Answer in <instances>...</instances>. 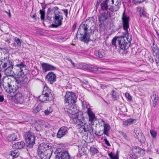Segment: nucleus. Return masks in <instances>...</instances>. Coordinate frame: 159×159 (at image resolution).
Masks as SVG:
<instances>
[{"label":"nucleus","mask_w":159,"mask_h":159,"mask_svg":"<svg viewBox=\"0 0 159 159\" xmlns=\"http://www.w3.org/2000/svg\"><path fill=\"white\" fill-rule=\"evenodd\" d=\"M104 129L103 130V134L107 136H108V132L109 130L110 127L109 125L108 124H104Z\"/></svg>","instance_id":"a878e982"},{"label":"nucleus","mask_w":159,"mask_h":159,"mask_svg":"<svg viewBox=\"0 0 159 159\" xmlns=\"http://www.w3.org/2000/svg\"><path fill=\"white\" fill-rule=\"evenodd\" d=\"M82 106L83 109H91L90 107L89 103L86 101H84L82 102Z\"/></svg>","instance_id":"bb28decb"},{"label":"nucleus","mask_w":159,"mask_h":159,"mask_svg":"<svg viewBox=\"0 0 159 159\" xmlns=\"http://www.w3.org/2000/svg\"><path fill=\"white\" fill-rule=\"evenodd\" d=\"M100 22V23L99 25V27L100 28H101V25H102V23H101V22Z\"/></svg>","instance_id":"69168bd1"},{"label":"nucleus","mask_w":159,"mask_h":159,"mask_svg":"<svg viewBox=\"0 0 159 159\" xmlns=\"http://www.w3.org/2000/svg\"><path fill=\"white\" fill-rule=\"evenodd\" d=\"M110 16V14L108 12H104L98 17L99 22L104 21L106 20Z\"/></svg>","instance_id":"6ab92c4d"},{"label":"nucleus","mask_w":159,"mask_h":159,"mask_svg":"<svg viewBox=\"0 0 159 159\" xmlns=\"http://www.w3.org/2000/svg\"><path fill=\"white\" fill-rule=\"evenodd\" d=\"M125 10H124L122 16L121 20L123 23L124 30L125 31V36L115 37L112 39L111 43L116 48L117 46L123 50L127 49L130 45V43L132 40V36L129 35L128 29L129 27V17L125 14Z\"/></svg>","instance_id":"f257e3e1"},{"label":"nucleus","mask_w":159,"mask_h":159,"mask_svg":"<svg viewBox=\"0 0 159 159\" xmlns=\"http://www.w3.org/2000/svg\"><path fill=\"white\" fill-rule=\"evenodd\" d=\"M136 120L135 119L132 118L128 119L123 122V125L124 127H127L129 126L130 124H133L135 123Z\"/></svg>","instance_id":"aec40b11"},{"label":"nucleus","mask_w":159,"mask_h":159,"mask_svg":"<svg viewBox=\"0 0 159 159\" xmlns=\"http://www.w3.org/2000/svg\"><path fill=\"white\" fill-rule=\"evenodd\" d=\"M72 120L74 123L76 124L77 125H80V127L84 123L80 119H78V117H74Z\"/></svg>","instance_id":"b1692460"},{"label":"nucleus","mask_w":159,"mask_h":159,"mask_svg":"<svg viewBox=\"0 0 159 159\" xmlns=\"http://www.w3.org/2000/svg\"><path fill=\"white\" fill-rule=\"evenodd\" d=\"M58 9V7H51L48 9V11L50 12L53 11L55 12V11H57Z\"/></svg>","instance_id":"58836bf2"},{"label":"nucleus","mask_w":159,"mask_h":159,"mask_svg":"<svg viewBox=\"0 0 159 159\" xmlns=\"http://www.w3.org/2000/svg\"><path fill=\"white\" fill-rule=\"evenodd\" d=\"M79 110H67V113L70 115H72L73 118L74 117H78L79 115H82V113L81 111H79Z\"/></svg>","instance_id":"a211bd4d"},{"label":"nucleus","mask_w":159,"mask_h":159,"mask_svg":"<svg viewBox=\"0 0 159 159\" xmlns=\"http://www.w3.org/2000/svg\"><path fill=\"white\" fill-rule=\"evenodd\" d=\"M3 64L2 67L7 75L13 74L17 75L19 78H23L25 75V71L27 70V66L23 61L19 62L14 66L12 61L6 57L2 59Z\"/></svg>","instance_id":"f03ea898"},{"label":"nucleus","mask_w":159,"mask_h":159,"mask_svg":"<svg viewBox=\"0 0 159 159\" xmlns=\"http://www.w3.org/2000/svg\"><path fill=\"white\" fill-rule=\"evenodd\" d=\"M61 25H58V24H52L51 25L52 26L53 28L57 27L58 26Z\"/></svg>","instance_id":"603ef678"},{"label":"nucleus","mask_w":159,"mask_h":159,"mask_svg":"<svg viewBox=\"0 0 159 159\" xmlns=\"http://www.w3.org/2000/svg\"><path fill=\"white\" fill-rule=\"evenodd\" d=\"M89 66L86 64H83V70H89Z\"/></svg>","instance_id":"49530a36"},{"label":"nucleus","mask_w":159,"mask_h":159,"mask_svg":"<svg viewBox=\"0 0 159 159\" xmlns=\"http://www.w3.org/2000/svg\"><path fill=\"white\" fill-rule=\"evenodd\" d=\"M70 62L71 64L73 65V66H75V64L71 60H70Z\"/></svg>","instance_id":"680f3d73"},{"label":"nucleus","mask_w":159,"mask_h":159,"mask_svg":"<svg viewBox=\"0 0 159 159\" xmlns=\"http://www.w3.org/2000/svg\"><path fill=\"white\" fill-rule=\"evenodd\" d=\"M106 51L103 50L101 49L95 52V55L99 58H102L105 57L106 55Z\"/></svg>","instance_id":"4be33fe9"},{"label":"nucleus","mask_w":159,"mask_h":159,"mask_svg":"<svg viewBox=\"0 0 159 159\" xmlns=\"http://www.w3.org/2000/svg\"><path fill=\"white\" fill-rule=\"evenodd\" d=\"M150 61L151 63H153L154 62V60L152 58L150 59Z\"/></svg>","instance_id":"bf43d9fd"},{"label":"nucleus","mask_w":159,"mask_h":159,"mask_svg":"<svg viewBox=\"0 0 159 159\" xmlns=\"http://www.w3.org/2000/svg\"><path fill=\"white\" fill-rule=\"evenodd\" d=\"M98 68L96 66H89V70L92 72H95L98 70Z\"/></svg>","instance_id":"72a5a7b5"},{"label":"nucleus","mask_w":159,"mask_h":159,"mask_svg":"<svg viewBox=\"0 0 159 159\" xmlns=\"http://www.w3.org/2000/svg\"><path fill=\"white\" fill-rule=\"evenodd\" d=\"M10 155L14 158L18 156L19 155V153L18 152V150H15L13 151H11L10 152Z\"/></svg>","instance_id":"473e14b6"},{"label":"nucleus","mask_w":159,"mask_h":159,"mask_svg":"<svg viewBox=\"0 0 159 159\" xmlns=\"http://www.w3.org/2000/svg\"><path fill=\"white\" fill-rule=\"evenodd\" d=\"M63 11L64 13L65 14L66 16V17H67V15H68V10L67 9H64L62 10Z\"/></svg>","instance_id":"8fccbe9b"},{"label":"nucleus","mask_w":159,"mask_h":159,"mask_svg":"<svg viewBox=\"0 0 159 159\" xmlns=\"http://www.w3.org/2000/svg\"><path fill=\"white\" fill-rule=\"evenodd\" d=\"M111 95L114 100H117L119 98V95L117 92L113 90L112 91Z\"/></svg>","instance_id":"e433bc0d"},{"label":"nucleus","mask_w":159,"mask_h":159,"mask_svg":"<svg viewBox=\"0 0 159 159\" xmlns=\"http://www.w3.org/2000/svg\"><path fill=\"white\" fill-rule=\"evenodd\" d=\"M122 135L123 136V137L125 139H126L127 138V136L126 135V134L124 133H123L122 132Z\"/></svg>","instance_id":"6e6d98bb"},{"label":"nucleus","mask_w":159,"mask_h":159,"mask_svg":"<svg viewBox=\"0 0 159 159\" xmlns=\"http://www.w3.org/2000/svg\"><path fill=\"white\" fill-rule=\"evenodd\" d=\"M90 125H88L87 124L84 123L83 125L80 127L81 129H83L84 132L89 131L90 130Z\"/></svg>","instance_id":"c756f323"},{"label":"nucleus","mask_w":159,"mask_h":159,"mask_svg":"<svg viewBox=\"0 0 159 159\" xmlns=\"http://www.w3.org/2000/svg\"><path fill=\"white\" fill-rule=\"evenodd\" d=\"M41 66L44 72L55 70L57 69V68L56 67L46 63H43L41 64Z\"/></svg>","instance_id":"9d476101"},{"label":"nucleus","mask_w":159,"mask_h":159,"mask_svg":"<svg viewBox=\"0 0 159 159\" xmlns=\"http://www.w3.org/2000/svg\"><path fill=\"white\" fill-rule=\"evenodd\" d=\"M100 6L102 10L107 11L108 8V5L106 0L103 1L100 4Z\"/></svg>","instance_id":"cd10ccee"},{"label":"nucleus","mask_w":159,"mask_h":159,"mask_svg":"<svg viewBox=\"0 0 159 159\" xmlns=\"http://www.w3.org/2000/svg\"><path fill=\"white\" fill-rule=\"evenodd\" d=\"M41 106L40 105H38L36 107L35 109H41Z\"/></svg>","instance_id":"13d9d810"},{"label":"nucleus","mask_w":159,"mask_h":159,"mask_svg":"<svg viewBox=\"0 0 159 159\" xmlns=\"http://www.w3.org/2000/svg\"><path fill=\"white\" fill-rule=\"evenodd\" d=\"M52 153V148L48 143H42L38 147V153L41 159H49Z\"/></svg>","instance_id":"20e7f679"},{"label":"nucleus","mask_w":159,"mask_h":159,"mask_svg":"<svg viewBox=\"0 0 159 159\" xmlns=\"http://www.w3.org/2000/svg\"><path fill=\"white\" fill-rule=\"evenodd\" d=\"M76 27V25H74L73 26V28H75Z\"/></svg>","instance_id":"774afa93"},{"label":"nucleus","mask_w":159,"mask_h":159,"mask_svg":"<svg viewBox=\"0 0 159 159\" xmlns=\"http://www.w3.org/2000/svg\"><path fill=\"white\" fill-rule=\"evenodd\" d=\"M12 97H15L16 102L17 103H22L24 101V97L23 94L19 92L16 94L12 95Z\"/></svg>","instance_id":"9b49d317"},{"label":"nucleus","mask_w":159,"mask_h":159,"mask_svg":"<svg viewBox=\"0 0 159 159\" xmlns=\"http://www.w3.org/2000/svg\"><path fill=\"white\" fill-rule=\"evenodd\" d=\"M6 12L10 17H11V13L9 10H8V11H6Z\"/></svg>","instance_id":"4d7b16f0"},{"label":"nucleus","mask_w":159,"mask_h":159,"mask_svg":"<svg viewBox=\"0 0 159 159\" xmlns=\"http://www.w3.org/2000/svg\"><path fill=\"white\" fill-rule=\"evenodd\" d=\"M89 151L92 155H94L95 154L99 152L98 150L93 146H92L90 147Z\"/></svg>","instance_id":"c85d7f7f"},{"label":"nucleus","mask_w":159,"mask_h":159,"mask_svg":"<svg viewBox=\"0 0 159 159\" xmlns=\"http://www.w3.org/2000/svg\"><path fill=\"white\" fill-rule=\"evenodd\" d=\"M9 141H10L15 140L17 139V136L15 134L9 135L7 137Z\"/></svg>","instance_id":"2f4dec72"},{"label":"nucleus","mask_w":159,"mask_h":159,"mask_svg":"<svg viewBox=\"0 0 159 159\" xmlns=\"http://www.w3.org/2000/svg\"><path fill=\"white\" fill-rule=\"evenodd\" d=\"M2 77V75L1 73H0V87L1 88L2 87V84L4 83V77H3L2 79H1V78Z\"/></svg>","instance_id":"c03bdc74"},{"label":"nucleus","mask_w":159,"mask_h":159,"mask_svg":"<svg viewBox=\"0 0 159 159\" xmlns=\"http://www.w3.org/2000/svg\"><path fill=\"white\" fill-rule=\"evenodd\" d=\"M150 133L152 137L153 138H155L156 136L157 132L154 130H152L150 131Z\"/></svg>","instance_id":"79ce46f5"},{"label":"nucleus","mask_w":159,"mask_h":159,"mask_svg":"<svg viewBox=\"0 0 159 159\" xmlns=\"http://www.w3.org/2000/svg\"><path fill=\"white\" fill-rule=\"evenodd\" d=\"M35 17H36V15L35 14H34L32 16V17L33 18H34V19H36V18H35Z\"/></svg>","instance_id":"e2e57ef3"},{"label":"nucleus","mask_w":159,"mask_h":159,"mask_svg":"<svg viewBox=\"0 0 159 159\" xmlns=\"http://www.w3.org/2000/svg\"><path fill=\"white\" fill-rule=\"evenodd\" d=\"M104 142H105V143L107 146H111L110 144L109 143V142L107 140V139H104Z\"/></svg>","instance_id":"3c124183"},{"label":"nucleus","mask_w":159,"mask_h":159,"mask_svg":"<svg viewBox=\"0 0 159 159\" xmlns=\"http://www.w3.org/2000/svg\"><path fill=\"white\" fill-rule=\"evenodd\" d=\"M52 112V110H45L44 111V113L46 115H48L50 113Z\"/></svg>","instance_id":"de8ad7c7"},{"label":"nucleus","mask_w":159,"mask_h":159,"mask_svg":"<svg viewBox=\"0 0 159 159\" xmlns=\"http://www.w3.org/2000/svg\"><path fill=\"white\" fill-rule=\"evenodd\" d=\"M2 87H3L6 92L10 94L12 93L13 95L14 94V93L19 89V87L16 85H12L11 84H10L9 83H6L5 82L4 83L2 84Z\"/></svg>","instance_id":"0eeeda50"},{"label":"nucleus","mask_w":159,"mask_h":159,"mask_svg":"<svg viewBox=\"0 0 159 159\" xmlns=\"http://www.w3.org/2000/svg\"><path fill=\"white\" fill-rule=\"evenodd\" d=\"M25 143L23 141L18 142L17 143L13 144L12 147L13 148L16 149H19L23 148L25 146Z\"/></svg>","instance_id":"412c9836"},{"label":"nucleus","mask_w":159,"mask_h":159,"mask_svg":"<svg viewBox=\"0 0 159 159\" xmlns=\"http://www.w3.org/2000/svg\"><path fill=\"white\" fill-rule=\"evenodd\" d=\"M46 79L48 83L52 84L56 81V75L52 72H50L46 76Z\"/></svg>","instance_id":"1a4fd4ad"},{"label":"nucleus","mask_w":159,"mask_h":159,"mask_svg":"<svg viewBox=\"0 0 159 159\" xmlns=\"http://www.w3.org/2000/svg\"><path fill=\"white\" fill-rule=\"evenodd\" d=\"M68 133V128L67 127L63 126L61 127L59 130L57 134V137L61 138L66 134Z\"/></svg>","instance_id":"ddd939ff"},{"label":"nucleus","mask_w":159,"mask_h":159,"mask_svg":"<svg viewBox=\"0 0 159 159\" xmlns=\"http://www.w3.org/2000/svg\"><path fill=\"white\" fill-rule=\"evenodd\" d=\"M3 100H4L3 96L2 95H0V102H3Z\"/></svg>","instance_id":"864d4df0"},{"label":"nucleus","mask_w":159,"mask_h":159,"mask_svg":"<svg viewBox=\"0 0 159 159\" xmlns=\"http://www.w3.org/2000/svg\"><path fill=\"white\" fill-rule=\"evenodd\" d=\"M25 138L28 148H31L35 144V137L34 134L30 131L26 132L25 134Z\"/></svg>","instance_id":"423d86ee"},{"label":"nucleus","mask_w":159,"mask_h":159,"mask_svg":"<svg viewBox=\"0 0 159 159\" xmlns=\"http://www.w3.org/2000/svg\"><path fill=\"white\" fill-rule=\"evenodd\" d=\"M15 81L17 83V84H18L19 83V80H17L16 79H15Z\"/></svg>","instance_id":"052dcab7"},{"label":"nucleus","mask_w":159,"mask_h":159,"mask_svg":"<svg viewBox=\"0 0 159 159\" xmlns=\"http://www.w3.org/2000/svg\"><path fill=\"white\" fill-rule=\"evenodd\" d=\"M118 151H117V154L116 155H114L112 152L109 153L108 155L110 157L111 159H119V157L117 155Z\"/></svg>","instance_id":"f704fd0d"},{"label":"nucleus","mask_w":159,"mask_h":159,"mask_svg":"<svg viewBox=\"0 0 159 159\" xmlns=\"http://www.w3.org/2000/svg\"><path fill=\"white\" fill-rule=\"evenodd\" d=\"M57 159H70V156L67 152H59L56 155Z\"/></svg>","instance_id":"f8f14e48"},{"label":"nucleus","mask_w":159,"mask_h":159,"mask_svg":"<svg viewBox=\"0 0 159 159\" xmlns=\"http://www.w3.org/2000/svg\"><path fill=\"white\" fill-rule=\"evenodd\" d=\"M125 96L126 98H128L129 100H132V97L130 96V95L128 93H126L125 94Z\"/></svg>","instance_id":"a18cd8bd"},{"label":"nucleus","mask_w":159,"mask_h":159,"mask_svg":"<svg viewBox=\"0 0 159 159\" xmlns=\"http://www.w3.org/2000/svg\"><path fill=\"white\" fill-rule=\"evenodd\" d=\"M39 111L38 110H33L32 112L34 114H36L39 112Z\"/></svg>","instance_id":"5fc2aeb1"},{"label":"nucleus","mask_w":159,"mask_h":159,"mask_svg":"<svg viewBox=\"0 0 159 159\" xmlns=\"http://www.w3.org/2000/svg\"><path fill=\"white\" fill-rule=\"evenodd\" d=\"M139 14L140 16L146 17L147 16V14L144 11L143 9L140 8V10L139 11Z\"/></svg>","instance_id":"c9c22d12"},{"label":"nucleus","mask_w":159,"mask_h":159,"mask_svg":"<svg viewBox=\"0 0 159 159\" xmlns=\"http://www.w3.org/2000/svg\"><path fill=\"white\" fill-rule=\"evenodd\" d=\"M135 134L137 136V138L139 140V141L141 143H143L145 142V139L144 137L143 136L141 133L140 134H138V135H137L136 133Z\"/></svg>","instance_id":"7c9ffc66"},{"label":"nucleus","mask_w":159,"mask_h":159,"mask_svg":"<svg viewBox=\"0 0 159 159\" xmlns=\"http://www.w3.org/2000/svg\"><path fill=\"white\" fill-rule=\"evenodd\" d=\"M137 1L138 2H139V3H140L142 2V1H139V0H138Z\"/></svg>","instance_id":"338daca9"},{"label":"nucleus","mask_w":159,"mask_h":159,"mask_svg":"<svg viewBox=\"0 0 159 159\" xmlns=\"http://www.w3.org/2000/svg\"><path fill=\"white\" fill-rule=\"evenodd\" d=\"M159 99L158 93L156 92H153L151 97L153 107H155L157 105L159 102Z\"/></svg>","instance_id":"6e6552de"},{"label":"nucleus","mask_w":159,"mask_h":159,"mask_svg":"<svg viewBox=\"0 0 159 159\" xmlns=\"http://www.w3.org/2000/svg\"><path fill=\"white\" fill-rule=\"evenodd\" d=\"M15 41L17 43V45L19 47H20L21 45V43L22 42L17 37H15L14 39Z\"/></svg>","instance_id":"4c0bfd02"},{"label":"nucleus","mask_w":159,"mask_h":159,"mask_svg":"<svg viewBox=\"0 0 159 159\" xmlns=\"http://www.w3.org/2000/svg\"><path fill=\"white\" fill-rule=\"evenodd\" d=\"M153 54L155 56V61L157 65H159V49L153 50Z\"/></svg>","instance_id":"5701e85b"},{"label":"nucleus","mask_w":159,"mask_h":159,"mask_svg":"<svg viewBox=\"0 0 159 159\" xmlns=\"http://www.w3.org/2000/svg\"><path fill=\"white\" fill-rule=\"evenodd\" d=\"M112 6L113 5H112L111 6L109 7L108 8V9L110 10L111 11H117L119 9V8H118L117 7H114Z\"/></svg>","instance_id":"a19ab883"},{"label":"nucleus","mask_w":159,"mask_h":159,"mask_svg":"<svg viewBox=\"0 0 159 159\" xmlns=\"http://www.w3.org/2000/svg\"><path fill=\"white\" fill-rule=\"evenodd\" d=\"M36 125L39 127L40 128H46L48 126V124L47 122H45L42 120L36 119L35 120Z\"/></svg>","instance_id":"2eb2a0df"},{"label":"nucleus","mask_w":159,"mask_h":159,"mask_svg":"<svg viewBox=\"0 0 159 159\" xmlns=\"http://www.w3.org/2000/svg\"><path fill=\"white\" fill-rule=\"evenodd\" d=\"M76 67L80 69L83 70V64H79L76 65Z\"/></svg>","instance_id":"09e8293b"},{"label":"nucleus","mask_w":159,"mask_h":159,"mask_svg":"<svg viewBox=\"0 0 159 159\" xmlns=\"http://www.w3.org/2000/svg\"><path fill=\"white\" fill-rule=\"evenodd\" d=\"M6 42L8 43H10V39H7L6 40Z\"/></svg>","instance_id":"0e129e2a"},{"label":"nucleus","mask_w":159,"mask_h":159,"mask_svg":"<svg viewBox=\"0 0 159 159\" xmlns=\"http://www.w3.org/2000/svg\"><path fill=\"white\" fill-rule=\"evenodd\" d=\"M87 113L89 117V121L93 125L94 124V122L96 120L95 114L91 110H87Z\"/></svg>","instance_id":"f3484780"},{"label":"nucleus","mask_w":159,"mask_h":159,"mask_svg":"<svg viewBox=\"0 0 159 159\" xmlns=\"http://www.w3.org/2000/svg\"><path fill=\"white\" fill-rule=\"evenodd\" d=\"M42 93L47 97H48L49 98V100H53V95L51 93V90L48 87L46 86L44 87Z\"/></svg>","instance_id":"4468645a"},{"label":"nucleus","mask_w":159,"mask_h":159,"mask_svg":"<svg viewBox=\"0 0 159 159\" xmlns=\"http://www.w3.org/2000/svg\"><path fill=\"white\" fill-rule=\"evenodd\" d=\"M76 97L75 94L70 92H67L65 95V103L68 104L67 109H77V106L75 104Z\"/></svg>","instance_id":"39448f33"},{"label":"nucleus","mask_w":159,"mask_h":159,"mask_svg":"<svg viewBox=\"0 0 159 159\" xmlns=\"http://www.w3.org/2000/svg\"><path fill=\"white\" fill-rule=\"evenodd\" d=\"M39 100L42 102H44L46 101H51L52 100H49L48 99H49V98L45 96V95L43 94L42 93V94L39 97Z\"/></svg>","instance_id":"393cba45"},{"label":"nucleus","mask_w":159,"mask_h":159,"mask_svg":"<svg viewBox=\"0 0 159 159\" xmlns=\"http://www.w3.org/2000/svg\"><path fill=\"white\" fill-rule=\"evenodd\" d=\"M107 2V4L108 7L111 6L112 5H113L114 3V0H105Z\"/></svg>","instance_id":"ea45409f"},{"label":"nucleus","mask_w":159,"mask_h":159,"mask_svg":"<svg viewBox=\"0 0 159 159\" xmlns=\"http://www.w3.org/2000/svg\"><path fill=\"white\" fill-rule=\"evenodd\" d=\"M54 20L56 24L61 25L62 20L63 19V16L58 13H55L54 15Z\"/></svg>","instance_id":"dca6fc26"},{"label":"nucleus","mask_w":159,"mask_h":159,"mask_svg":"<svg viewBox=\"0 0 159 159\" xmlns=\"http://www.w3.org/2000/svg\"><path fill=\"white\" fill-rule=\"evenodd\" d=\"M96 25L93 20H86L80 26L76 37L81 41L88 43L90 41V34H93L96 30Z\"/></svg>","instance_id":"7ed1b4c3"},{"label":"nucleus","mask_w":159,"mask_h":159,"mask_svg":"<svg viewBox=\"0 0 159 159\" xmlns=\"http://www.w3.org/2000/svg\"><path fill=\"white\" fill-rule=\"evenodd\" d=\"M40 13L41 15V19L43 20H44V16L45 14L44 11L40 10Z\"/></svg>","instance_id":"37998d69"}]
</instances>
